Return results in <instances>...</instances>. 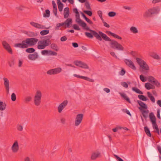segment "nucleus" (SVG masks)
<instances>
[{
    "label": "nucleus",
    "instance_id": "obj_1",
    "mask_svg": "<svg viewBox=\"0 0 161 161\" xmlns=\"http://www.w3.org/2000/svg\"><path fill=\"white\" fill-rule=\"evenodd\" d=\"M75 21L79 25L82 26L84 29L90 32V33L85 32V35L88 37L92 38L94 36L100 41H101L103 39L105 41L110 42L109 45L112 48L119 51L124 50V47L116 41L114 40H111L105 34L101 31H99L98 34L95 31L90 29L89 27L87 26L86 23L80 19V17L76 18Z\"/></svg>",
    "mask_w": 161,
    "mask_h": 161
},
{
    "label": "nucleus",
    "instance_id": "obj_2",
    "mask_svg": "<svg viewBox=\"0 0 161 161\" xmlns=\"http://www.w3.org/2000/svg\"><path fill=\"white\" fill-rule=\"evenodd\" d=\"M38 40L35 38H27L22 41L20 43H16L14 47L24 49L27 48L29 47L35 45L38 42Z\"/></svg>",
    "mask_w": 161,
    "mask_h": 161
},
{
    "label": "nucleus",
    "instance_id": "obj_3",
    "mask_svg": "<svg viewBox=\"0 0 161 161\" xmlns=\"http://www.w3.org/2000/svg\"><path fill=\"white\" fill-rule=\"evenodd\" d=\"M44 37L45 39L40 40L38 42L37 48L39 49H44L51 43L50 39L52 37L51 36H47Z\"/></svg>",
    "mask_w": 161,
    "mask_h": 161
},
{
    "label": "nucleus",
    "instance_id": "obj_4",
    "mask_svg": "<svg viewBox=\"0 0 161 161\" xmlns=\"http://www.w3.org/2000/svg\"><path fill=\"white\" fill-rule=\"evenodd\" d=\"M136 62L140 67V69L142 71L149 70V67L146 62L141 58H136Z\"/></svg>",
    "mask_w": 161,
    "mask_h": 161
},
{
    "label": "nucleus",
    "instance_id": "obj_5",
    "mask_svg": "<svg viewBox=\"0 0 161 161\" xmlns=\"http://www.w3.org/2000/svg\"><path fill=\"white\" fill-rule=\"evenodd\" d=\"M42 93L40 90H37L33 99L34 104L36 106H39L41 103Z\"/></svg>",
    "mask_w": 161,
    "mask_h": 161
},
{
    "label": "nucleus",
    "instance_id": "obj_6",
    "mask_svg": "<svg viewBox=\"0 0 161 161\" xmlns=\"http://www.w3.org/2000/svg\"><path fill=\"white\" fill-rule=\"evenodd\" d=\"M159 12V10L156 7H153L148 9L144 13L143 16L144 17H152L154 14H157Z\"/></svg>",
    "mask_w": 161,
    "mask_h": 161
},
{
    "label": "nucleus",
    "instance_id": "obj_7",
    "mask_svg": "<svg viewBox=\"0 0 161 161\" xmlns=\"http://www.w3.org/2000/svg\"><path fill=\"white\" fill-rule=\"evenodd\" d=\"M72 19L71 18H67L64 22L57 24L55 27V29L56 30H58L60 27L64 25H65L67 27H69L70 25L72 24Z\"/></svg>",
    "mask_w": 161,
    "mask_h": 161
},
{
    "label": "nucleus",
    "instance_id": "obj_8",
    "mask_svg": "<svg viewBox=\"0 0 161 161\" xmlns=\"http://www.w3.org/2000/svg\"><path fill=\"white\" fill-rule=\"evenodd\" d=\"M83 117V114H78L76 116L75 125L76 126H78L82 122Z\"/></svg>",
    "mask_w": 161,
    "mask_h": 161
},
{
    "label": "nucleus",
    "instance_id": "obj_9",
    "mask_svg": "<svg viewBox=\"0 0 161 161\" xmlns=\"http://www.w3.org/2000/svg\"><path fill=\"white\" fill-rule=\"evenodd\" d=\"M74 64L76 66H79L81 68L88 69L89 67L85 63H84L80 61H74Z\"/></svg>",
    "mask_w": 161,
    "mask_h": 161
},
{
    "label": "nucleus",
    "instance_id": "obj_10",
    "mask_svg": "<svg viewBox=\"0 0 161 161\" xmlns=\"http://www.w3.org/2000/svg\"><path fill=\"white\" fill-rule=\"evenodd\" d=\"M124 62L125 64L129 67L130 68L133 70H136V68L135 66L134 63L131 60L127 59H125L124 60Z\"/></svg>",
    "mask_w": 161,
    "mask_h": 161
},
{
    "label": "nucleus",
    "instance_id": "obj_11",
    "mask_svg": "<svg viewBox=\"0 0 161 161\" xmlns=\"http://www.w3.org/2000/svg\"><path fill=\"white\" fill-rule=\"evenodd\" d=\"M2 45L4 48L10 54H12L13 52L9 44L5 41H3Z\"/></svg>",
    "mask_w": 161,
    "mask_h": 161
},
{
    "label": "nucleus",
    "instance_id": "obj_12",
    "mask_svg": "<svg viewBox=\"0 0 161 161\" xmlns=\"http://www.w3.org/2000/svg\"><path fill=\"white\" fill-rule=\"evenodd\" d=\"M68 101L66 100L63 101L58 107V110L59 113H60L68 104Z\"/></svg>",
    "mask_w": 161,
    "mask_h": 161
},
{
    "label": "nucleus",
    "instance_id": "obj_13",
    "mask_svg": "<svg viewBox=\"0 0 161 161\" xmlns=\"http://www.w3.org/2000/svg\"><path fill=\"white\" fill-rule=\"evenodd\" d=\"M101 156V153L98 151H96L93 152L91 157V159L92 160H95L97 158Z\"/></svg>",
    "mask_w": 161,
    "mask_h": 161
},
{
    "label": "nucleus",
    "instance_id": "obj_14",
    "mask_svg": "<svg viewBox=\"0 0 161 161\" xmlns=\"http://www.w3.org/2000/svg\"><path fill=\"white\" fill-rule=\"evenodd\" d=\"M11 149L14 153H15L18 151L19 150V146L17 141H16L13 143Z\"/></svg>",
    "mask_w": 161,
    "mask_h": 161
},
{
    "label": "nucleus",
    "instance_id": "obj_15",
    "mask_svg": "<svg viewBox=\"0 0 161 161\" xmlns=\"http://www.w3.org/2000/svg\"><path fill=\"white\" fill-rule=\"evenodd\" d=\"M74 76L78 78L82 79L89 82H93L94 81L93 79L90 78H89L86 76H80L76 74H74Z\"/></svg>",
    "mask_w": 161,
    "mask_h": 161
},
{
    "label": "nucleus",
    "instance_id": "obj_16",
    "mask_svg": "<svg viewBox=\"0 0 161 161\" xmlns=\"http://www.w3.org/2000/svg\"><path fill=\"white\" fill-rule=\"evenodd\" d=\"M38 57V55L36 52H34L32 54H29L28 56V58L31 60H35Z\"/></svg>",
    "mask_w": 161,
    "mask_h": 161
},
{
    "label": "nucleus",
    "instance_id": "obj_17",
    "mask_svg": "<svg viewBox=\"0 0 161 161\" xmlns=\"http://www.w3.org/2000/svg\"><path fill=\"white\" fill-rule=\"evenodd\" d=\"M137 102L141 107H139V108L140 110L142 109V108L145 109L147 108V105L144 103L140 100H137Z\"/></svg>",
    "mask_w": 161,
    "mask_h": 161
},
{
    "label": "nucleus",
    "instance_id": "obj_18",
    "mask_svg": "<svg viewBox=\"0 0 161 161\" xmlns=\"http://www.w3.org/2000/svg\"><path fill=\"white\" fill-rule=\"evenodd\" d=\"M30 24L32 26L37 28L42 29L43 28V26L42 25L37 23H35L34 22H30Z\"/></svg>",
    "mask_w": 161,
    "mask_h": 161
},
{
    "label": "nucleus",
    "instance_id": "obj_19",
    "mask_svg": "<svg viewBox=\"0 0 161 161\" xmlns=\"http://www.w3.org/2000/svg\"><path fill=\"white\" fill-rule=\"evenodd\" d=\"M69 14V10L68 7H66L64 9V17L65 19L67 18Z\"/></svg>",
    "mask_w": 161,
    "mask_h": 161
},
{
    "label": "nucleus",
    "instance_id": "obj_20",
    "mask_svg": "<svg viewBox=\"0 0 161 161\" xmlns=\"http://www.w3.org/2000/svg\"><path fill=\"white\" fill-rule=\"evenodd\" d=\"M145 88L148 90L150 89H154L155 86L153 85L150 84L148 82L146 83L145 84Z\"/></svg>",
    "mask_w": 161,
    "mask_h": 161
},
{
    "label": "nucleus",
    "instance_id": "obj_21",
    "mask_svg": "<svg viewBox=\"0 0 161 161\" xmlns=\"http://www.w3.org/2000/svg\"><path fill=\"white\" fill-rule=\"evenodd\" d=\"M107 33L109 35H110L114 38H116L119 40L122 39V38L120 36L115 33L111 32L110 31H107Z\"/></svg>",
    "mask_w": 161,
    "mask_h": 161
},
{
    "label": "nucleus",
    "instance_id": "obj_22",
    "mask_svg": "<svg viewBox=\"0 0 161 161\" xmlns=\"http://www.w3.org/2000/svg\"><path fill=\"white\" fill-rule=\"evenodd\" d=\"M59 11L61 12L62 11L63 8V4L61 2L60 0H57Z\"/></svg>",
    "mask_w": 161,
    "mask_h": 161
},
{
    "label": "nucleus",
    "instance_id": "obj_23",
    "mask_svg": "<svg viewBox=\"0 0 161 161\" xmlns=\"http://www.w3.org/2000/svg\"><path fill=\"white\" fill-rule=\"evenodd\" d=\"M3 80L4 81V84L5 88L9 87V81L8 79L4 77L3 78Z\"/></svg>",
    "mask_w": 161,
    "mask_h": 161
},
{
    "label": "nucleus",
    "instance_id": "obj_24",
    "mask_svg": "<svg viewBox=\"0 0 161 161\" xmlns=\"http://www.w3.org/2000/svg\"><path fill=\"white\" fill-rule=\"evenodd\" d=\"M6 106V104L2 101H0V110L3 111L5 109Z\"/></svg>",
    "mask_w": 161,
    "mask_h": 161
},
{
    "label": "nucleus",
    "instance_id": "obj_25",
    "mask_svg": "<svg viewBox=\"0 0 161 161\" xmlns=\"http://www.w3.org/2000/svg\"><path fill=\"white\" fill-rule=\"evenodd\" d=\"M144 129L145 132L146 133V134L149 137H151V134L150 131V130L148 128V127L147 126H145Z\"/></svg>",
    "mask_w": 161,
    "mask_h": 161
},
{
    "label": "nucleus",
    "instance_id": "obj_26",
    "mask_svg": "<svg viewBox=\"0 0 161 161\" xmlns=\"http://www.w3.org/2000/svg\"><path fill=\"white\" fill-rule=\"evenodd\" d=\"M15 61V59L13 57L10 59V60L8 61V64L10 67H12L14 65Z\"/></svg>",
    "mask_w": 161,
    "mask_h": 161
},
{
    "label": "nucleus",
    "instance_id": "obj_27",
    "mask_svg": "<svg viewBox=\"0 0 161 161\" xmlns=\"http://www.w3.org/2000/svg\"><path fill=\"white\" fill-rule=\"evenodd\" d=\"M53 70L54 75H56L62 71V69L60 68H57L55 69H53Z\"/></svg>",
    "mask_w": 161,
    "mask_h": 161
},
{
    "label": "nucleus",
    "instance_id": "obj_28",
    "mask_svg": "<svg viewBox=\"0 0 161 161\" xmlns=\"http://www.w3.org/2000/svg\"><path fill=\"white\" fill-rule=\"evenodd\" d=\"M149 116L151 122L156 121V118L153 113H150Z\"/></svg>",
    "mask_w": 161,
    "mask_h": 161
},
{
    "label": "nucleus",
    "instance_id": "obj_29",
    "mask_svg": "<svg viewBox=\"0 0 161 161\" xmlns=\"http://www.w3.org/2000/svg\"><path fill=\"white\" fill-rule=\"evenodd\" d=\"M120 96L122 97L127 102L129 103H130V99L127 97L126 95L123 93H120Z\"/></svg>",
    "mask_w": 161,
    "mask_h": 161
},
{
    "label": "nucleus",
    "instance_id": "obj_30",
    "mask_svg": "<svg viewBox=\"0 0 161 161\" xmlns=\"http://www.w3.org/2000/svg\"><path fill=\"white\" fill-rule=\"evenodd\" d=\"M130 30L131 32L136 34L138 33V31L136 27L134 26H131L130 29Z\"/></svg>",
    "mask_w": 161,
    "mask_h": 161
},
{
    "label": "nucleus",
    "instance_id": "obj_31",
    "mask_svg": "<svg viewBox=\"0 0 161 161\" xmlns=\"http://www.w3.org/2000/svg\"><path fill=\"white\" fill-rule=\"evenodd\" d=\"M51 47L53 50L57 51H58V47L56 44L55 43L52 44L51 45Z\"/></svg>",
    "mask_w": 161,
    "mask_h": 161
},
{
    "label": "nucleus",
    "instance_id": "obj_32",
    "mask_svg": "<svg viewBox=\"0 0 161 161\" xmlns=\"http://www.w3.org/2000/svg\"><path fill=\"white\" fill-rule=\"evenodd\" d=\"M138 97L140 100L143 101H145L148 100L146 97L142 95H139Z\"/></svg>",
    "mask_w": 161,
    "mask_h": 161
},
{
    "label": "nucleus",
    "instance_id": "obj_33",
    "mask_svg": "<svg viewBox=\"0 0 161 161\" xmlns=\"http://www.w3.org/2000/svg\"><path fill=\"white\" fill-rule=\"evenodd\" d=\"M35 50L33 48H27L25 50V52L28 53H34Z\"/></svg>",
    "mask_w": 161,
    "mask_h": 161
},
{
    "label": "nucleus",
    "instance_id": "obj_34",
    "mask_svg": "<svg viewBox=\"0 0 161 161\" xmlns=\"http://www.w3.org/2000/svg\"><path fill=\"white\" fill-rule=\"evenodd\" d=\"M132 89L133 91L135 92L136 93L142 94H143V93L142 91L136 87H133Z\"/></svg>",
    "mask_w": 161,
    "mask_h": 161
},
{
    "label": "nucleus",
    "instance_id": "obj_35",
    "mask_svg": "<svg viewBox=\"0 0 161 161\" xmlns=\"http://www.w3.org/2000/svg\"><path fill=\"white\" fill-rule=\"evenodd\" d=\"M27 35L30 37H34L37 36V34L33 32H29L27 33Z\"/></svg>",
    "mask_w": 161,
    "mask_h": 161
},
{
    "label": "nucleus",
    "instance_id": "obj_36",
    "mask_svg": "<svg viewBox=\"0 0 161 161\" xmlns=\"http://www.w3.org/2000/svg\"><path fill=\"white\" fill-rule=\"evenodd\" d=\"M155 80L154 77L151 76H149L147 77V80L152 83H153Z\"/></svg>",
    "mask_w": 161,
    "mask_h": 161
},
{
    "label": "nucleus",
    "instance_id": "obj_37",
    "mask_svg": "<svg viewBox=\"0 0 161 161\" xmlns=\"http://www.w3.org/2000/svg\"><path fill=\"white\" fill-rule=\"evenodd\" d=\"M50 12L49 9H47L43 14V17H48L50 16Z\"/></svg>",
    "mask_w": 161,
    "mask_h": 161
},
{
    "label": "nucleus",
    "instance_id": "obj_38",
    "mask_svg": "<svg viewBox=\"0 0 161 161\" xmlns=\"http://www.w3.org/2000/svg\"><path fill=\"white\" fill-rule=\"evenodd\" d=\"M32 99V97L31 96H27L25 98L24 102L26 103L29 102L31 101Z\"/></svg>",
    "mask_w": 161,
    "mask_h": 161
},
{
    "label": "nucleus",
    "instance_id": "obj_39",
    "mask_svg": "<svg viewBox=\"0 0 161 161\" xmlns=\"http://www.w3.org/2000/svg\"><path fill=\"white\" fill-rule=\"evenodd\" d=\"M49 32V30H44L41 31L40 32V34L42 36H44L48 34Z\"/></svg>",
    "mask_w": 161,
    "mask_h": 161
},
{
    "label": "nucleus",
    "instance_id": "obj_40",
    "mask_svg": "<svg viewBox=\"0 0 161 161\" xmlns=\"http://www.w3.org/2000/svg\"><path fill=\"white\" fill-rule=\"evenodd\" d=\"M151 56L154 59H160L159 56L156 53H152Z\"/></svg>",
    "mask_w": 161,
    "mask_h": 161
},
{
    "label": "nucleus",
    "instance_id": "obj_41",
    "mask_svg": "<svg viewBox=\"0 0 161 161\" xmlns=\"http://www.w3.org/2000/svg\"><path fill=\"white\" fill-rule=\"evenodd\" d=\"M16 96L15 94L14 93H12V94L11 96V100L13 101L14 102V101H15V100H16Z\"/></svg>",
    "mask_w": 161,
    "mask_h": 161
},
{
    "label": "nucleus",
    "instance_id": "obj_42",
    "mask_svg": "<svg viewBox=\"0 0 161 161\" xmlns=\"http://www.w3.org/2000/svg\"><path fill=\"white\" fill-rule=\"evenodd\" d=\"M152 123L154 129H156L158 128V126L156 123V121H153V122H152Z\"/></svg>",
    "mask_w": 161,
    "mask_h": 161
},
{
    "label": "nucleus",
    "instance_id": "obj_43",
    "mask_svg": "<svg viewBox=\"0 0 161 161\" xmlns=\"http://www.w3.org/2000/svg\"><path fill=\"white\" fill-rule=\"evenodd\" d=\"M83 12L89 16H91L92 15V11L90 10H84Z\"/></svg>",
    "mask_w": 161,
    "mask_h": 161
},
{
    "label": "nucleus",
    "instance_id": "obj_44",
    "mask_svg": "<svg viewBox=\"0 0 161 161\" xmlns=\"http://www.w3.org/2000/svg\"><path fill=\"white\" fill-rule=\"evenodd\" d=\"M116 14V13L113 11L110 12L108 13V15L110 17H114Z\"/></svg>",
    "mask_w": 161,
    "mask_h": 161
},
{
    "label": "nucleus",
    "instance_id": "obj_45",
    "mask_svg": "<svg viewBox=\"0 0 161 161\" xmlns=\"http://www.w3.org/2000/svg\"><path fill=\"white\" fill-rule=\"evenodd\" d=\"M48 55H50L56 56L57 55V53L51 50H49V51Z\"/></svg>",
    "mask_w": 161,
    "mask_h": 161
},
{
    "label": "nucleus",
    "instance_id": "obj_46",
    "mask_svg": "<svg viewBox=\"0 0 161 161\" xmlns=\"http://www.w3.org/2000/svg\"><path fill=\"white\" fill-rule=\"evenodd\" d=\"M73 28L75 30L80 31V28L79 27V26L76 24H74L73 25Z\"/></svg>",
    "mask_w": 161,
    "mask_h": 161
},
{
    "label": "nucleus",
    "instance_id": "obj_47",
    "mask_svg": "<svg viewBox=\"0 0 161 161\" xmlns=\"http://www.w3.org/2000/svg\"><path fill=\"white\" fill-rule=\"evenodd\" d=\"M85 6L86 7V9L89 10H91V8L90 7V4L88 2H86L85 3Z\"/></svg>",
    "mask_w": 161,
    "mask_h": 161
},
{
    "label": "nucleus",
    "instance_id": "obj_48",
    "mask_svg": "<svg viewBox=\"0 0 161 161\" xmlns=\"http://www.w3.org/2000/svg\"><path fill=\"white\" fill-rule=\"evenodd\" d=\"M140 78L141 80L143 82H145L147 81L146 78H145L142 75H141L140 76Z\"/></svg>",
    "mask_w": 161,
    "mask_h": 161
},
{
    "label": "nucleus",
    "instance_id": "obj_49",
    "mask_svg": "<svg viewBox=\"0 0 161 161\" xmlns=\"http://www.w3.org/2000/svg\"><path fill=\"white\" fill-rule=\"evenodd\" d=\"M153 83H154L155 85L158 87H159L160 86V83L158 82V80H155L153 82Z\"/></svg>",
    "mask_w": 161,
    "mask_h": 161
},
{
    "label": "nucleus",
    "instance_id": "obj_50",
    "mask_svg": "<svg viewBox=\"0 0 161 161\" xmlns=\"http://www.w3.org/2000/svg\"><path fill=\"white\" fill-rule=\"evenodd\" d=\"M147 112L146 111L144 110L142 112V114L145 119H146L147 116Z\"/></svg>",
    "mask_w": 161,
    "mask_h": 161
},
{
    "label": "nucleus",
    "instance_id": "obj_51",
    "mask_svg": "<svg viewBox=\"0 0 161 161\" xmlns=\"http://www.w3.org/2000/svg\"><path fill=\"white\" fill-rule=\"evenodd\" d=\"M17 128L18 130L21 131L23 130V126L20 125H18Z\"/></svg>",
    "mask_w": 161,
    "mask_h": 161
},
{
    "label": "nucleus",
    "instance_id": "obj_52",
    "mask_svg": "<svg viewBox=\"0 0 161 161\" xmlns=\"http://www.w3.org/2000/svg\"><path fill=\"white\" fill-rule=\"evenodd\" d=\"M122 111L124 113H126L127 114H128L129 116H131V114L128 110L126 109H122Z\"/></svg>",
    "mask_w": 161,
    "mask_h": 161
},
{
    "label": "nucleus",
    "instance_id": "obj_53",
    "mask_svg": "<svg viewBox=\"0 0 161 161\" xmlns=\"http://www.w3.org/2000/svg\"><path fill=\"white\" fill-rule=\"evenodd\" d=\"M121 85L125 88H127L128 87V84L125 82H121Z\"/></svg>",
    "mask_w": 161,
    "mask_h": 161
},
{
    "label": "nucleus",
    "instance_id": "obj_54",
    "mask_svg": "<svg viewBox=\"0 0 161 161\" xmlns=\"http://www.w3.org/2000/svg\"><path fill=\"white\" fill-rule=\"evenodd\" d=\"M48 53L49 51L47 50H43L41 52V53L42 55L48 54Z\"/></svg>",
    "mask_w": 161,
    "mask_h": 161
},
{
    "label": "nucleus",
    "instance_id": "obj_55",
    "mask_svg": "<svg viewBox=\"0 0 161 161\" xmlns=\"http://www.w3.org/2000/svg\"><path fill=\"white\" fill-rule=\"evenodd\" d=\"M47 73L48 75H54L53 69H51L47 72Z\"/></svg>",
    "mask_w": 161,
    "mask_h": 161
},
{
    "label": "nucleus",
    "instance_id": "obj_56",
    "mask_svg": "<svg viewBox=\"0 0 161 161\" xmlns=\"http://www.w3.org/2000/svg\"><path fill=\"white\" fill-rule=\"evenodd\" d=\"M125 72H126V71L124 69H122L121 70V71L119 72V74L120 75H121L122 76H123L125 75Z\"/></svg>",
    "mask_w": 161,
    "mask_h": 161
},
{
    "label": "nucleus",
    "instance_id": "obj_57",
    "mask_svg": "<svg viewBox=\"0 0 161 161\" xmlns=\"http://www.w3.org/2000/svg\"><path fill=\"white\" fill-rule=\"evenodd\" d=\"M53 13L54 14V15H55V16L58 17V16L57 14V8H53Z\"/></svg>",
    "mask_w": 161,
    "mask_h": 161
},
{
    "label": "nucleus",
    "instance_id": "obj_58",
    "mask_svg": "<svg viewBox=\"0 0 161 161\" xmlns=\"http://www.w3.org/2000/svg\"><path fill=\"white\" fill-rule=\"evenodd\" d=\"M130 54L134 57V58H136V52L133 51H132L130 52Z\"/></svg>",
    "mask_w": 161,
    "mask_h": 161
},
{
    "label": "nucleus",
    "instance_id": "obj_59",
    "mask_svg": "<svg viewBox=\"0 0 161 161\" xmlns=\"http://www.w3.org/2000/svg\"><path fill=\"white\" fill-rule=\"evenodd\" d=\"M67 39V37L65 36H63L61 37L60 39V40L62 42H64L65 41H66Z\"/></svg>",
    "mask_w": 161,
    "mask_h": 161
},
{
    "label": "nucleus",
    "instance_id": "obj_60",
    "mask_svg": "<svg viewBox=\"0 0 161 161\" xmlns=\"http://www.w3.org/2000/svg\"><path fill=\"white\" fill-rule=\"evenodd\" d=\"M114 156L118 161H124L121 158L119 157L118 156L116 155H114Z\"/></svg>",
    "mask_w": 161,
    "mask_h": 161
},
{
    "label": "nucleus",
    "instance_id": "obj_61",
    "mask_svg": "<svg viewBox=\"0 0 161 161\" xmlns=\"http://www.w3.org/2000/svg\"><path fill=\"white\" fill-rule=\"evenodd\" d=\"M110 54L112 56H113V57H114V58H117V57L115 55L114 52H111L110 53Z\"/></svg>",
    "mask_w": 161,
    "mask_h": 161
},
{
    "label": "nucleus",
    "instance_id": "obj_62",
    "mask_svg": "<svg viewBox=\"0 0 161 161\" xmlns=\"http://www.w3.org/2000/svg\"><path fill=\"white\" fill-rule=\"evenodd\" d=\"M16 8L19 10H22L24 9V7L22 6H20L19 7H18Z\"/></svg>",
    "mask_w": 161,
    "mask_h": 161
},
{
    "label": "nucleus",
    "instance_id": "obj_63",
    "mask_svg": "<svg viewBox=\"0 0 161 161\" xmlns=\"http://www.w3.org/2000/svg\"><path fill=\"white\" fill-rule=\"evenodd\" d=\"M72 45L73 46L75 47H78V44L76 42H73L72 43Z\"/></svg>",
    "mask_w": 161,
    "mask_h": 161
},
{
    "label": "nucleus",
    "instance_id": "obj_64",
    "mask_svg": "<svg viewBox=\"0 0 161 161\" xmlns=\"http://www.w3.org/2000/svg\"><path fill=\"white\" fill-rule=\"evenodd\" d=\"M85 20L90 24H93L92 22L87 18H86L85 19Z\"/></svg>",
    "mask_w": 161,
    "mask_h": 161
}]
</instances>
